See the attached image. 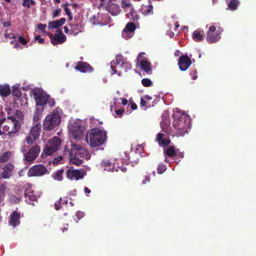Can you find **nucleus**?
Wrapping results in <instances>:
<instances>
[{
	"instance_id": "f3484780",
	"label": "nucleus",
	"mask_w": 256,
	"mask_h": 256,
	"mask_svg": "<svg viewBox=\"0 0 256 256\" xmlns=\"http://www.w3.org/2000/svg\"><path fill=\"white\" fill-rule=\"evenodd\" d=\"M105 166V170H108V171H111L112 172L114 171L118 172V170H120L123 172H125L127 171V168L126 167L124 166H120L117 164L116 166V164H112L110 162H107V164Z\"/></svg>"
},
{
	"instance_id": "a878e982",
	"label": "nucleus",
	"mask_w": 256,
	"mask_h": 256,
	"mask_svg": "<svg viewBox=\"0 0 256 256\" xmlns=\"http://www.w3.org/2000/svg\"><path fill=\"white\" fill-rule=\"evenodd\" d=\"M11 93L10 86L8 84L0 85V95L3 97L8 96Z\"/></svg>"
},
{
	"instance_id": "473e14b6",
	"label": "nucleus",
	"mask_w": 256,
	"mask_h": 256,
	"mask_svg": "<svg viewBox=\"0 0 256 256\" xmlns=\"http://www.w3.org/2000/svg\"><path fill=\"white\" fill-rule=\"evenodd\" d=\"M117 68L119 70H120V69H123L124 72H127L132 68V65L129 62L124 60L122 62V64H121Z\"/></svg>"
},
{
	"instance_id": "37998d69",
	"label": "nucleus",
	"mask_w": 256,
	"mask_h": 256,
	"mask_svg": "<svg viewBox=\"0 0 256 256\" xmlns=\"http://www.w3.org/2000/svg\"><path fill=\"white\" fill-rule=\"evenodd\" d=\"M142 83L144 86L148 87L152 86V82L150 79L145 78L142 80Z\"/></svg>"
},
{
	"instance_id": "bf43d9fd",
	"label": "nucleus",
	"mask_w": 256,
	"mask_h": 256,
	"mask_svg": "<svg viewBox=\"0 0 256 256\" xmlns=\"http://www.w3.org/2000/svg\"><path fill=\"white\" fill-rule=\"evenodd\" d=\"M124 112V108H120L118 110H116L115 112L117 116H120Z\"/></svg>"
},
{
	"instance_id": "2f4dec72",
	"label": "nucleus",
	"mask_w": 256,
	"mask_h": 256,
	"mask_svg": "<svg viewBox=\"0 0 256 256\" xmlns=\"http://www.w3.org/2000/svg\"><path fill=\"white\" fill-rule=\"evenodd\" d=\"M12 156V152L8 151L4 153L0 156V162H5L8 161Z\"/></svg>"
},
{
	"instance_id": "a211bd4d",
	"label": "nucleus",
	"mask_w": 256,
	"mask_h": 256,
	"mask_svg": "<svg viewBox=\"0 0 256 256\" xmlns=\"http://www.w3.org/2000/svg\"><path fill=\"white\" fill-rule=\"evenodd\" d=\"M20 215L19 212L15 210L12 212V214L10 216L9 224L13 227H16L20 224Z\"/></svg>"
},
{
	"instance_id": "39448f33",
	"label": "nucleus",
	"mask_w": 256,
	"mask_h": 256,
	"mask_svg": "<svg viewBox=\"0 0 256 256\" xmlns=\"http://www.w3.org/2000/svg\"><path fill=\"white\" fill-rule=\"evenodd\" d=\"M60 122V116L56 113H52L46 116L43 123V128L51 130L58 126Z\"/></svg>"
},
{
	"instance_id": "c85d7f7f",
	"label": "nucleus",
	"mask_w": 256,
	"mask_h": 256,
	"mask_svg": "<svg viewBox=\"0 0 256 256\" xmlns=\"http://www.w3.org/2000/svg\"><path fill=\"white\" fill-rule=\"evenodd\" d=\"M56 150L54 148H50V146L46 144V148L44 149V151L42 154L41 156L44 158V156H50L54 153Z\"/></svg>"
},
{
	"instance_id": "a18cd8bd",
	"label": "nucleus",
	"mask_w": 256,
	"mask_h": 256,
	"mask_svg": "<svg viewBox=\"0 0 256 256\" xmlns=\"http://www.w3.org/2000/svg\"><path fill=\"white\" fill-rule=\"evenodd\" d=\"M132 6V4L130 2L126 1V0H122L121 6L122 8H130Z\"/></svg>"
},
{
	"instance_id": "338daca9",
	"label": "nucleus",
	"mask_w": 256,
	"mask_h": 256,
	"mask_svg": "<svg viewBox=\"0 0 256 256\" xmlns=\"http://www.w3.org/2000/svg\"><path fill=\"white\" fill-rule=\"evenodd\" d=\"M143 98H144V100H146V102L147 100H152V97L148 95H146Z\"/></svg>"
},
{
	"instance_id": "7ed1b4c3",
	"label": "nucleus",
	"mask_w": 256,
	"mask_h": 256,
	"mask_svg": "<svg viewBox=\"0 0 256 256\" xmlns=\"http://www.w3.org/2000/svg\"><path fill=\"white\" fill-rule=\"evenodd\" d=\"M224 32V29L220 26V24L215 22L210 26L206 32V40L209 44L218 42L221 38L220 34Z\"/></svg>"
},
{
	"instance_id": "e2e57ef3",
	"label": "nucleus",
	"mask_w": 256,
	"mask_h": 256,
	"mask_svg": "<svg viewBox=\"0 0 256 256\" xmlns=\"http://www.w3.org/2000/svg\"><path fill=\"white\" fill-rule=\"evenodd\" d=\"M150 178L148 177V176H145L144 180L142 181V184H147L148 182H150Z\"/></svg>"
},
{
	"instance_id": "4d7b16f0",
	"label": "nucleus",
	"mask_w": 256,
	"mask_h": 256,
	"mask_svg": "<svg viewBox=\"0 0 256 256\" xmlns=\"http://www.w3.org/2000/svg\"><path fill=\"white\" fill-rule=\"evenodd\" d=\"M46 28V24H40L38 25V29L40 30H41L42 32H44L45 31Z\"/></svg>"
},
{
	"instance_id": "49530a36",
	"label": "nucleus",
	"mask_w": 256,
	"mask_h": 256,
	"mask_svg": "<svg viewBox=\"0 0 256 256\" xmlns=\"http://www.w3.org/2000/svg\"><path fill=\"white\" fill-rule=\"evenodd\" d=\"M153 6L152 4H149L146 9L144 10V14H152Z\"/></svg>"
},
{
	"instance_id": "7c9ffc66",
	"label": "nucleus",
	"mask_w": 256,
	"mask_h": 256,
	"mask_svg": "<svg viewBox=\"0 0 256 256\" xmlns=\"http://www.w3.org/2000/svg\"><path fill=\"white\" fill-rule=\"evenodd\" d=\"M83 148L84 146L80 144H72L70 149L68 150V154H71L72 152V154H74V152L80 151Z\"/></svg>"
},
{
	"instance_id": "2eb2a0df",
	"label": "nucleus",
	"mask_w": 256,
	"mask_h": 256,
	"mask_svg": "<svg viewBox=\"0 0 256 256\" xmlns=\"http://www.w3.org/2000/svg\"><path fill=\"white\" fill-rule=\"evenodd\" d=\"M24 196L25 201L28 204H33L34 202L37 200V197L34 194V192L30 188L25 190Z\"/></svg>"
},
{
	"instance_id": "ddd939ff",
	"label": "nucleus",
	"mask_w": 256,
	"mask_h": 256,
	"mask_svg": "<svg viewBox=\"0 0 256 256\" xmlns=\"http://www.w3.org/2000/svg\"><path fill=\"white\" fill-rule=\"evenodd\" d=\"M74 69L84 73L92 72L93 70V68L89 64L82 61L78 62L76 63Z\"/></svg>"
},
{
	"instance_id": "5fc2aeb1",
	"label": "nucleus",
	"mask_w": 256,
	"mask_h": 256,
	"mask_svg": "<svg viewBox=\"0 0 256 256\" xmlns=\"http://www.w3.org/2000/svg\"><path fill=\"white\" fill-rule=\"evenodd\" d=\"M61 12V10L60 8H58L52 14V18H55L56 16H58Z\"/></svg>"
},
{
	"instance_id": "dca6fc26",
	"label": "nucleus",
	"mask_w": 256,
	"mask_h": 256,
	"mask_svg": "<svg viewBox=\"0 0 256 256\" xmlns=\"http://www.w3.org/2000/svg\"><path fill=\"white\" fill-rule=\"evenodd\" d=\"M14 166L11 163H8L3 168L2 176L4 179L9 178L12 174Z\"/></svg>"
},
{
	"instance_id": "79ce46f5",
	"label": "nucleus",
	"mask_w": 256,
	"mask_h": 256,
	"mask_svg": "<svg viewBox=\"0 0 256 256\" xmlns=\"http://www.w3.org/2000/svg\"><path fill=\"white\" fill-rule=\"evenodd\" d=\"M166 170V166L164 164H159L157 168V172L158 174H162Z\"/></svg>"
},
{
	"instance_id": "680f3d73",
	"label": "nucleus",
	"mask_w": 256,
	"mask_h": 256,
	"mask_svg": "<svg viewBox=\"0 0 256 256\" xmlns=\"http://www.w3.org/2000/svg\"><path fill=\"white\" fill-rule=\"evenodd\" d=\"M64 12H66V13L67 15H70V14H72L70 12V9L68 6H64Z\"/></svg>"
},
{
	"instance_id": "69168bd1",
	"label": "nucleus",
	"mask_w": 256,
	"mask_h": 256,
	"mask_svg": "<svg viewBox=\"0 0 256 256\" xmlns=\"http://www.w3.org/2000/svg\"><path fill=\"white\" fill-rule=\"evenodd\" d=\"M84 192L86 196H88V194L90 192V190L87 187H85L84 188Z\"/></svg>"
},
{
	"instance_id": "c03bdc74",
	"label": "nucleus",
	"mask_w": 256,
	"mask_h": 256,
	"mask_svg": "<svg viewBox=\"0 0 256 256\" xmlns=\"http://www.w3.org/2000/svg\"><path fill=\"white\" fill-rule=\"evenodd\" d=\"M84 216V214L81 212H77L76 214L75 218H74V220L78 222V221L82 218Z\"/></svg>"
},
{
	"instance_id": "c756f323",
	"label": "nucleus",
	"mask_w": 256,
	"mask_h": 256,
	"mask_svg": "<svg viewBox=\"0 0 256 256\" xmlns=\"http://www.w3.org/2000/svg\"><path fill=\"white\" fill-rule=\"evenodd\" d=\"M192 38L194 41L200 42L204 40V36L200 31L196 30L192 34Z\"/></svg>"
},
{
	"instance_id": "f03ea898",
	"label": "nucleus",
	"mask_w": 256,
	"mask_h": 256,
	"mask_svg": "<svg viewBox=\"0 0 256 256\" xmlns=\"http://www.w3.org/2000/svg\"><path fill=\"white\" fill-rule=\"evenodd\" d=\"M173 118V126L176 130V133L180 136L188 133L190 118L184 112L177 110L174 112Z\"/></svg>"
},
{
	"instance_id": "8fccbe9b",
	"label": "nucleus",
	"mask_w": 256,
	"mask_h": 256,
	"mask_svg": "<svg viewBox=\"0 0 256 256\" xmlns=\"http://www.w3.org/2000/svg\"><path fill=\"white\" fill-rule=\"evenodd\" d=\"M62 204V198H60L59 200L55 202L54 208L56 210H59L61 208Z\"/></svg>"
},
{
	"instance_id": "09e8293b",
	"label": "nucleus",
	"mask_w": 256,
	"mask_h": 256,
	"mask_svg": "<svg viewBox=\"0 0 256 256\" xmlns=\"http://www.w3.org/2000/svg\"><path fill=\"white\" fill-rule=\"evenodd\" d=\"M190 76L193 80H196L197 78V71L196 68H194L190 70Z\"/></svg>"
},
{
	"instance_id": "c9c22d12",
	"label": "nucleus",
	"mask_w": 256,
	"mask_h": 256,
	"mask_svg": "<svg viewBox=\"0 0 256 256\" xmlns=\"http://www.w3.org/2000/svg\"><path fill=\"white\" fill-rule=\"evenodd\" d=\"M164 154L168 157H172L176 155V152L174 146H170L165 151Z\"/></svg>"
},
{
	"instance_id": "f704fd0d",
	"label": "nucleus",
	"mask_w": 256,
	"mask_h": 256,
	"mask_svg": "<svg viewBox=\"0 0 256 256\" xmlns=\"http://www.w3.org/2000/svg\"><path fill=\"white\" fill-rule=\"evenodd\" d=\"M238 4L239 2L238 0H230L228 3V7L229 10H236Z\"/></svg>"
},
{
	"instance_id": "cd10ccee",
	"label": "nucleus",
	"mask_w": 256,
	"mask_h": 256,
	"mask_svg": "<svg viewBox=\"0 0 256 256\" xmlns=\"http://www.w3.org/2000/svg\"><path fill=\"white\" fill-rule=\"evenodd\" d=\"M136 29V24L134 22H128L123 30V32H132Z\"/></svg>"
},
{
	"instance_id": "4468645a",
	"label": "nucleus",
	"mask_w": 256,
	"mask_h": 256,
	"mask_svg": "<svg viewBox=\"0 0 256 256\" xmlns=\"http://www.w3.org/2000/svg\"><path fill=\"white\" fill-rule=\"evenodd\" d=\"M58 34H55L53 38H52V34H50V38L51 39V42L54 45L58 44H62L66 40V36L62 32V31H58Z\"/></svg>"
},
{
	"instance_id": "774afa93",
	"label": "nucleus",
	"mask_w": 256,
	"mask_h": 256,
	"mask_svg": "<svg viewBox=\"0 0 256 256\" xmlns=\"http://www.w3.org/2000/svg\"><path fill=\"white\" fill-rule=\"evenodd\" d=\"M144 54H145V53H144V52H141V53L139 54L138 55V57H137L136 60H139L141 58H142V56H143Z\"/></svg>"
},
{
	"instance_id": "f8f14e48",
	"label": "nucleus",
	"mask_w": 256,
	"mask_h": 256,
	"mask_svg": "<svg viewBox=\"0 0 256 256\" xmlns=\"http://www.w3.org/2000/svg\"><path fill=\"white\" fill-rule=\"evenodd\" d=\"M66 177L70 180H78L84 177L82 171L78 170H73L70 168L66 172Z\"/></svg>"
},
{
	"instance_id": "13d9d810",
	"label": "nucleus",
	"mask_w": 256,
	"mask_h": 256,
	"mask_svg": "<svg viewBox=\"0 0 256 256\" xmlns=\"http://www.w3.org/2000/svg\"><path fill=\"white\" fill-rule=\"evenodd\" d=\"M35 40H38V42L41 44L44 42V39L41 38L40 35H38L35 37Z\"/></svg>"
},
{
	"instance_id": "412c9836",
	"label": "nucleus",
	"mask_w": 256,
	"mask_h": 256,
	"mask_svg": "<svg viewBox=\"0 0 256 256\" xmlns=\"http://www.w3.org/2000/svg\"><path fill=\"white\" fill-rule=\"evenodd\" d=\"M41 132V124L40 122L36 123L32 128L30 134L34 137V139H38Z\"/></svg>"
},
{
	"instance_id": "0eeeda50",
	"label": "nucleus",
	"mask_w": 256,
	"mask_h": 256,
	"mask_svg": "<svg viewBox=\"0 0 256 256\" xmlns=\"http://www.w3.org/2000/svg\"><path fill=\"white\" fill-rule=\"evenodd\" d=\"M47 168L42 164L35 165L30 168L28 172V176H40L45 174H48Z\"/></svg>"
},
{
	"instance_id": "423d86ee",
	"label": "nucleus",
	"mask_w": 256,
	"mask_h": 256,
	"mask_svg": "<svg viewBox=\"0 0 256 256\" xmlns=\"http://www.w3.org/2000/svg\"><path fill=\"white\" fill-rule=\"evenodd\" d=\"M32 94L36 106H44L46 104V101L49 98V94L44 91L39 90H34Z\"/></svg>"
},
{
	"instance_id": "e433bc0d",
	"label": "nucleus",
	"mask_w": 256,
	"mask_h": 256,
	"mask_svg": "<svg viewBox=\"0 0 256 256\" xmlns=\"http://www.w3.org/2000/svg\"><path fill=\"white\" fill-rule=\"evenodd\" d=\"M12 94L14 96L20 98L22 96V92L19 88L17 86H14L12 90Z\"/></svg>"
},
{
	"instance_id": "de8ad7c7",
	"label": "nucleus",
	"mask_w": 256,
	"mask_h": 256,
	"mask_svg": "<svg viewBox=\"0 0 256 256\" xmlns=\"http://www.w3.org/2000/svg\"><path fill=\"white\" fill-rule=\"evenodd\" d=\"M46 104H48L49 106L52 107L55 105V100L54 98H50L49 95V98H48V100L46 101Z\"/></svg>"
},
{
	"instance_id": "bb28decb",
	"label": "nucleus",
	"mask_w": 256,
	"mask_h": 256,
	"mask_svg": "<svg viewBox=\"0 0 256 256\" xmlns=\"http://www.w3.org/2000/svg\"><path fill=\"white\" fill-rule=\"evenodd\" d=\"M74 153L76 154V156L80 158L84 157L86 160L89 159L90 158L87 149H86L84 147L82 148V150H80V151L74 152Z\"/></svg>"
},
{
	"instance_id": "864d4df0",
	"label": "nucleus",
	"mask_w": 256,
	"mask_h": 256,
	"mask_svg": "<svg viewBox=\"0 0 256 256\" xmlns=\"http://www.w3.org/2000/svg\"><path fill=\"white\" fill-rule=\"evenodd\" d=\"M63 159V157L62 156H58L56 158H55L53 160L54 164H58L59 162L62 160Z\"/></svg>"
},
{
	"instance_id": "9b49d317",
	"label": "nucleus",
	"mask_w": 256,
	"mask_h": 256,
	"mask_svg": "<svg viewBox=\"0 0 256 256\" xmlns=\"http://www.w3.org/2000/svg\"><path fill=\"white\" fill-rule=\"evenodd\" d=\"M191 64V59L187 55H182L180 57L178 65L182 71H185L188 70Z\"/></svg>"
},
{
	"instance_id": "0e129e2a",
	"label": "nucleus",
	"mask_w": 256,
	"mask_h": 256,
	"mask_svg": "<svg viewBox=\"0 0 256 256\" xmlns=\"http://www.w3.org/2000/svg\"><path fill=\"white\" fill-rule=\"evenodd\" d=\"M11 22L10 21H6L3 23V26L4 27H8L10 26Z\"/></svg>"
},
{
	"instance_id": "1a4fd4ad",
	"label": "nucleus",
	"mask_w": 256,
	"mask_h": 256,
	"mask_svg": "<svg viewBox=\"0 0 256 256\" xmlns=\"http://www.w3.org/2000/svg\"><path fill=\"white\" fill-rule=\"evenodd\" d=\"M70 131L74 140H80L84 135V128L79 124H74L71 126Z\"/></svg>"
},
{
	"instance_id": "5701e85b",
	"label": "nucleus",
	"mask_w": 256,
	"mask_h": 256,
	"mask_svg": "<svg viewBox=\"0 0 256 256\" xmlns=\"http://www.w3.org/2000/svg\"><path fill=\"white\" fill-rule=\"evenodd\" d=\"M140 64L142 69L148 74H151L152 73V65L150 62L146 60H142L140 62Z\"/></svg>"
},
{
	"instance_id": "393cba45",
	"label": "nucleus",
	"mask_w": 256,
	"mask_h": 256,
	"mask_svg": "<svg viewBox=\"0 0 256 256\" xmlns=\"http://www.w3.org/2000/svg\"><path fill=\"white\" fill-rule=\"evenodd\" d=\"M66 22V18H62L58 20H54L48 22V28H58L62 26Z\"/></svg>"
},
{
	"instance_id": "b1692460",
	"label": "nucleus",
	"mask_w": 256,
	"mask_h": 256,
	"mask_svg": "<svg viewBox=\"0 0 256 256\" xmlns=\"http://www.w3.org/2000/svg\"><path fill=\"white\" fill-rule=\"evenodd\" d=\"M68 154L70 162V164H74L76 166H80L82 163L83 161L79 158V156H76V154L74 153V154H73L72 152L71 154Z\"/></svg>"
},
{
	"instance_id": "3c124183",
	"label": "nucleus",
	"mask_w": 256,
	"mask_h": 256,
	"mask_svg": "<svg viewBox=\"0 0 256 256\" xmlns=\"http://www.w3.org/2000/svg\"><path fill=\"white\" fill-rule=\"evenodd\" d=\"M40 118V114L38 112H36L34 114L33 118L34 121L36 122V123H38V121Z\"/></svg>"
},
{
	"instance_id": "603ef678",
	"label": "nucleus",
	"mask_w": 256,
	"mask_h": 256,
	"mask_svg": "<svg viewBox=\"0 0 256 256\" xmlns=\"http://www.w3.org/2000/svg\"><path fill=\"white\" fill-rule=\"evenodd\" d=\"M18 42L23 45L27 44L26 40L22 36H20L18 38Z\"/></svg>"
},
{
	"instance_id": "6e6d98bb",
	"label": "nucleus",
	"mask_w": 256,
	"mask_h": 256,
	"mask_svg": "<svg viewBox=\"0 0 256 256\" xmlns=\"http://www.w3.org/2000/svg\"><path fill=\"white\" fill-rule=\"evenodd\" d=\"M5 121H6V118L0 119V136L5 132H4V130H1V127Z\"/></svg>"
},
{
	"instance_id": "4be33fe9",
	"label": "nucleus",
	"mask_w": 256,
	"mask_h": 256,
	"mask_svg": "<svg viewBox=\"0 0 256 256\" xmlns=\"http://www.w3.org/2000/svg\"><path fill=\"white\" fill-rule=\"evenodd\" d=\"M70 34L76 36L82 31L83 27L80 23L70 24Z\"/></svg>"
},
{
	"instance_id": "72a5a7b5",
	"label": "nucleus",
	"mask_w": 256,
	"mask_h": 256,
	"mask_svg": "<svg viewBox=\"0 0 256 256\" xmlns=\"http://www.w3.org/2000/svg\"><path fill=\"white\" fill-rule=\"evenodd\" d=\"M64 172V170L63 169L58 170L54 174L52 175V176L55 180L58 181L62 180L63 178L62 174Z\"/></svg>"
},
{
	"instance_id": "a19ab883",
	"label": "nucleus",
	"mask_w": 256,
	"mask_h": 256,
	"mask_svg": "<svg viewBox=\"0 0 256 256\" xmlns=\"http://www.w3.org/2000/svg\"><path fill=\"white\" fill-rule=\"evenodd\" d=\"M37 139H34V137L30 134L26 136V141L28 144H32Z\"/></svg>"
},
{
	"instance_id": "aec40b11",
	"label": "nucleus",
	"mask_w": 256,
	"mask_h": 256,
	"mask_svg": "<svg viewBox=\"0 0 256 256\" xmlns=\"http://www.w3.org/2000/svg\"><path fill=\"white\" fill-rule=\"evenodd\" d=\"M164 134L162 132L157 134L156 141L158 142L159 145L161 146H166L170 144V140L164 138Z\"/></svg>"
},
{
	"instance_id": "f257e3e1",
	"label": "nucleus",
	"mask_w": 256,
	"mask_h": 256,
	"mask_svg": "<svg viewBox=\"0 0 256 256\" xmlns=\"http://www.w3.org/2000/svg\"><path fill=\"white\" fill-rule=\"evenodd\" d=\"M107 138V132L104 130L94 128L88 130L86 134V141L92 148L102 146Z\"/></svg>"
},
{
	"instance_id": "052dcab7",
	"label": "nucleus",
	"mask_w": 256,
	"mask_h": 256,
	"mask_svg": "<svg viewBox=\"0 0 256 256\" xmlns=\"http://www.w3.org/2000/svg\"><path fill=\"white\" fill-rule=\"evenodd\" d=\"M140 104L141 106H144L146 105V102L143 97H142V98L140 99Z\"/></svg>"
},
{
	"instance_id": "58836bf2",
	"label": "nucleus",
	"mask_w": 256,
	"mask_h": 256,
	"mask_svg": "<svg viewBox=\"0 0 256 256\" xmlns=\"http://www.w3.org/2000/svg\"><path fill=\"white\" fill-rule=\"evenodd\" d=\"M23 2L22 4L24 6L30 8V4L34 5L35 4L34 0H22Z\"/></svg>"
},
{
	"instance_id": "ea45409f",
	"label": "nucleus",
	"mask_w": 256,
	"mask_h": 256,
	"mask_svg": "<svg viewBox=\"0 0 256 256\" xmlns=\"http://www.w3.org/2000/svg\"><path fill=\"white\" fill-rule=\"evenodd\" d=\"M10 112H8V116H14L15 118L16 116L18 118H20L21 116H22L21 111L18 110H15L12 112V116L10 115Z\"/></svg>"
},
{
	"instance_id": "6e6552de",
	"label": "nucleus",
	"mask_w": 256,
	"mask_h": 256,
	"mask_svg": "<svg viewBox=\"0 0 256 256\" xmlns=\"http://www.w3.org/2000/svg\"><path fill=\"white\" fill-rule=\"evenodd\" d=\"M124 61V58L122 54H117L116 56L115 59L110 62L111 73L112 74H118V76H122V72L120 70L118 71L117 68L121 64H122V62Z\"/></svg>"
},
{
	"instance_id": "9d476101",
	"label": "nucleus",
	"mask_w": 256,
	"mask_h": 256,
	"mask_svg": "<svg viewBox=\"0 0 256 256\" xmlns=\"http://www.w3.org/2000/svg\"><path fill=\"white\" fill-rule=\"evenodd\" d=\"M40 151V146L36 144L32 146L24 155V160L28 162H33L38 156Z\"/></svg>"
},
{
	"instance_id": "20e7f679",
	"label": "nucleus",
	"mask_w": 256,
	"mask_h": 256,
	"mask_svg": "<svg viewBox=\"0 0 256 256\" xmlns=\"http://www.w3.org/2000/svg\"><path fill=\"white\" fill-rule=\"evenodd\" d=\"M6 124L3 126L2 130L8 132V135L17 133L20 130L21 124L18 120L14 116H8L7 120L6 119Z\"/></svg>"
},
{
	"instance_id": "4c0bfd02",
	"label": "nucleus",
	"mask_w": 256,
	"mask_h": 256,
	"mask_svg": "<svg viewBox=\"0 0 256 256\" xmlns=\"http://www.w3.org/2000/svg\"><path fill=\"white\" fill-rule=\"evenodd\" d=\"M135 10L134 9V8H132L130 12L128 14V15H130L131 16V18L134 20H138L139 18L138 16L136 14Z\"/></svg>"
},
{
	"instance_id": "6ab92c4d",
	"label": "nucleus",
	"mask_w": 256,
	"mask_h": 256,
	"mask_svg": "<svg viewBox=\"0 0 256 256\" xmlns=\"http://www.w3.org/2000/svg\"><path fill=\"white\" fill-rule=\"evenodd\" d=\"M62 143L61 140L60 138L54 136L50 140L46 145L50 146V148H52L56 150L58 148Z\"/></svg>"
}]
</instances>
